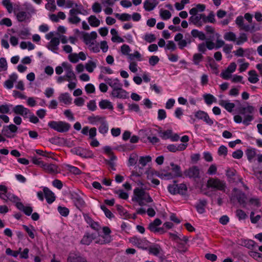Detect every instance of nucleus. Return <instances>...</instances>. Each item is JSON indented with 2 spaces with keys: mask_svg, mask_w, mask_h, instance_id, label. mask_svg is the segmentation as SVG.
Masks as SVG:
<instances>
[{
  "mask_svg": "<svg viewBox=\"0 0 262 262\" xmlns=\"http://www.w3.org/2000/svg\"><path fill=\"white\" fill-rule=\"evenodd\" d=\"M248 74L249 77L248 79V81L252 83H255L258 81V75L255 70H251L249 71Z\"/></svg>",
  "mask_w": 262,
  "mask_h": 262,
  "instance_id": "nucleus-26",
  "label": "nucleus"
},
{
  "mask_svg": "<svg viewBox=\"0 0 262 262\" xmlns=\"http://www.w3.org/2000/svg\"><path fill=\"white\" fill-rule=\"evenodd\" d=\"M130 242L134 245L142 248H144L147 245L146 240L138 238L137 237H132L130 239Z\"/></svg>",
  "mask_w": 262,
  "mask_h": 262,
  "instance_id": "nucleus-19",
  "label": "nucleus"
},
{
  "mask_svg": "<svg viewBox=\"0 0 262 262\" xmlns=\"http://www.w3.org/2000/svg\"><path fill=\"white\" fill-rule=\"evenodd\" d=\"M67 167L70 172L74 174H80L81 173V170L76 167L70 165H68Z\"/></svg>",
  "mask_w": 262,
  "mask_h": 262,
  "instance_id": "nucleus-50",
  "label": "nucleus"
},
{
  "mask_svg": "<svg viewBox=\"0 0 262 262\" xmlns=\"http://www.w3.org/2000/svg\"><path fill=\"white\" fill-rule=\"evenodd\" d=\"M116 209L120 215L126 217L128 215L127 211L123 208V207L120 205H116Z\"/></svg>",
  "mask_w": 262,
  "mask_h": 262,
  "instance_id": "nucleus-56",
  "label": "nucleus"
},
{
  "mask_svg": "<svg viewBox=\"0 0 262 262\" xmlns=\"http://www.w3.org/2000/svg\"><path fill=\"white\" fill-rule=\"evenodd\" d=\"M42 168L50 173H56L58 172V167L54 164L44 163Z\"/></svg>",
  "mask_w": 262,
  "mask_h": 262,
  "instance_id": "nucleus-24",
  "label": "nucleus"
},
{
  "mask_svg": "<svg viewBox=\"0 0 262 262\" xmlns=\"http://www.w3.org/2000/svg\"><path fill=\"white\" fill-rule=\"evenodd\" d=\"M170 166L172 167V170L173 172V174L174 175V177H181L182 176L181 168L179 165H176L173 163H171Z\"/></svg>",
  "mask_w": 262,
  "mask_h": 262,
  "instance_id": "nucleus-29",
  "label": "nucleus"
},
{
  "mask_svg": "<svg viewBox=\"0 0 262 262\" xmlns=\"http://www.w3.org/2000/svg\"><path fill=\"white\" fill-rule=\"evenodd\" d=\"M220 104L224 107V108L229 112H231L235 107L233 103L228 102L225 100H221L220 101Z\"/></svg>",
  "mask_w": 262,
  "mask_h": 262,
  "instance_id": "nucleus-27",
  "label": "nucleus"
},
{
  "mask_svg": "<svg viewBox=\"0 0 262 262\" xmlns=\"http://www.w3.org/2000/svg\"><path fill=\"white\" fill-rule=\"evenodd\" d=\"M134 58H136L138 61H141V55L138 51H135L133 54H128V59L130 60H133Z\"/></svg>",
  "mask_w": 262,
  "mask_h": 262,
  "instance_id": "nucleus-46",
  "label": "nucleus"
},
{
  "mask_svg": "<svg viewBox=\"0 0 262 262\" xmlns=\"http://www.w3.org/2000/svg\"><path fill=\"white\" fill-rule=\"evenodd\" d=\"M2 133L4 136H6L8 138H12L14 137V136L12 135V133L7 126H4L2 130Z\"/></svg>",
  "mask_w": 262,
  "mask_h": 262,
  "instance_id": "nucleus-57",
  "label": "nucleus"
},
{
  "mask_svg": "<svg viewBox=\"0 0 262 262\" xmlns=\"http://www.w3.org/2000/svg\"><path fill=\"white\" fill-rule=\"evenodd\" d=\"M3 5L6 8L9 13H11L13 10V6L10 0H4L3 1Z\"/></svg>",
  "mask_w": 262,
  "mask_h": 262,
  "instance_id": "nucleus-53",
  "label": "nucleus"
},
{
  "mask_svg": "<svg viewBox=\"0 0 262 262\" xmlns=\"http://www.w3.org/2000/svg\"><path fill=\"white\" fill-rule=\"evenodd\" d=\"M61 66L66 72L65 75L67 78V81L70 82L72 80H75L76 78L73 71L72 65L68 62H63Z\"/></svg>",
  "mask_w": 262,
  "mask_h": 262,
  "instance_id": "nucleus-8",
  "label": "nucleus"
},
{
  "mask_svg": "<svg viewBox=\"0 0 262 262\" xmlns=\"http://www.w3.org/2000/svg\"><path fill=\"white\" fill-rule=\"evenodd\" d=\"M203 58V56L201 54L195 53L193 56L192 60L195 64L198 65L202 60Z\"/></svg>",
  "mask_w": 262,
  "mask_h": 262,
  "instance_id": "nucleus-43",
  "label": "nucleus"
},
{
  "mask_svg": "<svg viewBox=\"0 0 262 262\" xmlns=\"http://www.w3.org/2000/svg\"><path fill=\"white\" fill-rule=\"evenodd\" d=\"M160 16L163 19L167 20L171 17V14L168 10H161Z\"/></svg>",
  "mask_w": 262,
  "mask_h": 262,
  "instance_id": "nucleus-51",
  "label": "nucleus"
},
{
  "mask_svg": "<svg viewBox=\"0 0 262 262\" xmlns=\"http://www.w3.org/2000/svg\"><path fill=\"white\" fill-rule=\"evenodd\" d=\"M48 126L51 128L61 133L68 132L71 128V125L69 123L62 121H50Z\"/></svg>",
  "mask_w": 262,
  "mask_h": 262,
  "instance_id": "nucleus-3",
  "label": "nucleus"
},
{
  "mask_svg": "<svg viewBox=\"0 0 262 262\" xmlns=\"http://www.w3.org/2000/svg\"><path fill=\"white\" fill-rule=\"evenodd\" d=\"M71 152L83 158H87L92 157L91 152L79 147L73 148L71 149Z\"/></svg>",
  "mask_w": 262,
  "mask_h": 262,
  "instance_id": "nucleus-14",
  "label": "nucleus"
},
{
  "mask_svg": "<svg viewBox=\"0 0 262 262\" xmlns=\"http://www.w3.org/2000/svg\"><path fill=\"white\" fill-rule=\"evenodd\" d=\"M93 239V237L92 235H84L81 239V243L84 245H89L92 242Z\"/></svg>",
  "mask_w": 262,
  "mask_h": 262,
  "instance_id": "nucleus-41",
  "label": "nucleus"
},
{
  "mask_svg": "<svg viewBox=\"0 0 262 262\" xmlns=\"http://www.w3.org/2000/svg\"><path fill=\"white\" fill-rule=\"evenodd\" d=\"M105 81L113 89V90H115L121 87H122V84L120 82L119 80L117 78H107L105 79Z\"/></svg>",
  "mask_w": 262,
  "mask_h": 262,
  "instance_id": "nucleus-17",
  "label": "nucleus"
},
{
  "mask_svg": "<svg viewBox=\"0 0 262 262\" xmlns=\"http://www.w3.org/2000/svg\"><path fill=\"white\" fill-rule=\"evenodd\" d=\"M194 116L198 119L203 120L209 125H211L213 124V120L210 118L207 113L204 111H198L195 113Z\"/></svg>",
  "mask_w": 262,
  "mask_h": 262,
  "instance_id": "nucleus-10",
  "label": "nucleus"
},
{
  "mask_svg": "<svg viewBox=\"0 0 262 262\" xmlns=\"http://www.w3.org/2000/svg\"><path fill=\"white\" fill-rule=\"evenodd\" d=\"M205 102L208 105H210L212 104L213 102V101L215 99L214 97L211 94H205L203 96Z\"/></svg>",
  "mask_w": 262,
  "mask_h": 262,
  "instance_id": "nucleus-47",
  "label": "nucleus"
},
{
  "mask_svg": "<svg viewBox=\"0 0 262 262\" xmlns=\"http://www.w3.org/2000/svg\"><path fill=\"white\" fill-rule=\"evenodd\" d=\"M247 36L245 33H242L240 34L239 37L238 38V40L236 41V44L237 45H240L244 42L247 41Z\"/></svg>",
  "mask_w": 262,
  "mask_h": 262,
  "instance_id": "nucleus-54",
  "label": "nucleus"
},
{
  "mask_svg": "<svg viewBox=\"0 0 262 262\" xmlns=\"http://www.w3.org/2000/svg\"><path fill=\"white\" fill-rule=\"evenodd\" d=\"M100 208L104 211L107 217L111 219L114 217L113 214L104 205H101Z\"/></svg>",
  "mask_w": 262,
  "mask_h": 262,
  "instance_id": "nucleus-60",
  "label": "nucleus"
},
{
  "mask_svg": "<svg viewBox=\"0 0 262 262\" xmlns=\"http://www.w3.org/2000/svg\"><path fill=\"white\" fill-rule=\"evenodd\" d=\"M169 235L170 237L173 241H176L178 243H179V248H184V244L183 243H180L179 242L178 239L180 238V236L178 235L172 233H169Z\"/></svg>",
  "mask_w": 262,
  "mask_h": 262,
  "instance_id": "nucleus-48",
  "label": "nucleus"
},
{
  "mask_svg": "<svg viewBox=\"0 0 262 262\" xmlns=\"http://www.w3.org/2000/svg\"><path fill=\"white\" fill-rule=\"evenodd\" d=\"M27 10H28V12L24 11H19L17 12L16 11H14L18 21L23 22L29 20L31 17L30 13H35L36 11L34 7L31 5L27 7Z\"/></svg>",
  "mask_w": 262,
  "mask_h": 262,
  "instance_id": "nucleus-4",
  "label": "nucleus"
},
{
  "mask_svg": "<svg viewBox=\"0 0 262 262\" xmlns=\"http://www.w3.org/2000/svg\"><path fill=\"white\" fill-rule=\"evenodd\" d=\"M88 120L91 123H94L95 122L98 121H100V122H101L102 120H104V118L101 117L99 116H90L88 118Z\"/></svg>",
  "mask_w": 262,
  "mask_h": 262,
  "instance_id": "nucleus-58",
  "label": "nucleus"
},
{
  "mask_svg": "<svg viewBox=\"0 0 262 262\" xmlns=\"http://www.w3.org/2000/svg\"><path fill=\"white\" fill-rule=\"evenodd\" d=\"M230 198L231 201L234 202L237 201L242 207H245L246 206L248 199L246 194L241 190L234 188Z\"/></svg>",
  "mask_w": 262,
  "mask_h": 262,
  "instance_id": "nucleus-2",
  "label": "nucleus"
},
{
  "mask_svg": "<svg viewBox=\"0 0 262 262\" xmlns=\"http://www.w3.org/2000/svg\"><path fill=\"white\" fill-rule=\"evenodd\" d=\"M224 38L226 40L230 41H235L236 40V36L235 34L232 32H228L225 33Z\"/></svg>",
  "mask_w": 262,
  "mask_h": 262,
  "instance_id": "nucleus-34",
  "label": "nucleus"
},
{
  "mask_svg": "<svg viewBox=\"0 0 262 262\" xmlns=\"http://www.w3.org/2000/svg\"><path fill=\"white\" fill-rule=\"evenodd\" d=\"M12 111L15 114L21 115L24 118H28L29 114H30V111L22 105L15 106Z\"/></svg>",
  "mask_w": 262,
  "mask_h": 262,
  "instance_id": "nucleus-9",
  "label": "nucleus"
},
{
  "mask_svg": "<svg viewBox=\"0 0 262 262\" xmlns=\"http://www.w3.org/2000/svg\"><path fill=\"white\" fill-rule=\"evenodd\" d=\"M246 155L247 159L249 162H251L253 158L256 155V149L255 148H248L246 151Z\"/></svg>",
  "mask_w": 262,
  "mask_h": 262,
  "instance_id": "nucleus-31",
  "label": "nucleus"
},
{
  "mask_svg": "<svg viewBox=\"0 0 262 262\" xmlns=\"http://www.w3.org/2000/svg\"><path fill=\"white\" fill-rule=\"evenodd\" d=\"M160 136L163 139H169L171 137V135L172 133V130L170 129H168L165 131H162L160 130L159 132Z\"/></svg>",
  "mask_w": 262,
  "mask_h": 262,
  "instance_id": "nucleus-38",
  "label": "nucleus"
},
{
  "mask_svg": "<svg viewBox=\"0 0 262 262\" xmlns=\"http://www.w3.org/2000/svg\"><path fill=\"white\" fill-rule=\"evenodd\" d=\"M7 62L6 59L4 57L0 58V72L5 71L7 70Z\"/></svg>",
  "mask_w": 262,
  "mask_h": 262,
  "instance_id": "nucleus-44",
  "label": "nucleus"
},
{
  "mask_svg": "<svg viewBox=\"0 0 262 262\" xmlns=\"http://www.w3.org/2000/svg\"><path fill=\"white\" fill-rule=\"evenodd\" d=\"M45 7L48 10L54 12L56 9V6L55 5V0L53 2H49L46 5Z\"/></svg>",
  "mask_w": 262,
  "mask_h": 262,
  "instance_id": "nucleus-52",
  "label": "nucleus"
},
{
  "mask_svg": "<svg viewBox=\"0 0 262 262\" xmlns=\"http://www.w3.org/2000/svg\"><path fill=\"white\" fill-rule=\"evenodd\" d=\"M68 20L72 24H76L80 21V18L77 16V15H70V17L68 18Z\"/></svg>",
  "mask_w": 262,
  "mask_h": 262,
  "instance_id": "nucleus-62",
  "label": "nucleus"
},
{
  "mask_svg": "<svg viewBox=\"0 0 262 262\" xmlns=\"http://www.w3.org/2000/svg\"><path fill=\"white\" fill-rule=\"evenodd\" d=\"M207 205V201L205 200H200L196 205V209L199 213H203L205 211V207Z\"/></svg>",
  "mask_w": 262,
  "mask_h": 262,
  "instance_id": "nucleus-25",
  "label": "nucleus"
},
{
  "mask_svg": "<svg viewBox=\"0 0 262 262\" xmlns=\"http://www.w3.org/2000/svg\"><path fill=\"white\" fill-rule=\"evenodd\" d=\"M200 170L199 168L194 166L186 170L184 172L185 177L189 178H196L199 177Z\"/></svg>",
  "mask_w": 262,
  "mask_h": 262,
  "instance_id": "nucleus-11",
  "label": "nucleus"
},
{
  "mask_svg": "<svg viewBox=\"0 0 262 262\" xmlns=\"http://www.w3.org/2000/svg\"><path fill=\"white\" fill-rule=\"evenodd\" d=\"M207 187L216 190L225 191L226 184L224 181L217 178H210L207 181Z\"/></svg>",
  "mask_w": 262,
  "mask_h": 262,
  "instance_id": "nucleus-5",
  "label": "nucleus"
},
{
  "mask_svg": "<svg viewBox=\"0 0 262 262\" xmlns=\"http://www.w3.org/2000/svg\"><path fill=\"white\" fill-rule=\"evenodd\" d=\"M108 127L107 123L104 120H102L100 126L99 127V132L102 134H105L108 132Z\"/></svg>",
  "mask_w": 262,
  "mask_h": 262,
  "instance_id": "nucleus-37",
  "label": "nucleus"
},
{
  "mask_svg": "<svg viewBox=\"0 0 262 262\" xmlns=\"http://www.w3.org/2000/svg\"><path fill=\"white\" fill-rule=\"evenodd\" d=\"M75 8H73L70 10V15H77L78 14H82L81 10L82 9V6L81 5H78V7Z\"/></svg>",
  "mask_w": 262,
  "mask_h": 262,
  "instance_id": "nucleus-42",
  "label": "nucleus"
},
{
  "mask_svg": "<svg viewBox=\"0 0 262 262\" xmlns=\"http://www.w3.org/2000/svg\"><path fill=\"white\" fill-rule=\"evenodd\" d=\"M16 207L23 211L27 215H30L33 211L32 208L30 206H25L22 203H17Z\"/></svg>",
  "mask_w": 262,
  "mask_h": 262,
  "instance_id": "nucleus-22",
  "label": "nucleus"
},
{
  "mask_svg": "<svg viewBox=\"0 0 262 262\" xmlns=\"http://www.w3.org/2000/svg\"><path fill=\"white\" fill-rule=\"evenodd\" d=\"M74 202L75 206L78 209L83 207L85 206V202L80 196L77 195L74 198Z\"/></svg>",
  "mask_w": 262,
  "mask_h": 262,
  "instance_id": "nucleus-33",
  "label": "nucleus"
},
{
  "mask_svg": "<svg viewBox=\"0 0 262 262\" xmlns=\"http://www.w3.org/2000/svg\"><path fill=\"white\" fill-rule=\"evenodd\" d=\"M88 22L92 27H97L100 25V21L95 15H91L88 18Z\"/></svg>",
  "mask_w": 262,
  "mask_h": 262,
  "instance_id": "nucleus-32",
  "label": "nucleus"
},
{
  "mask_svg": "<svg viewBox=\"0 0 262 262\" xmlns=\"http://www.w3.org/2000/svg\"><path fill=\"white\" fill-rule=\"evenodd\" d=\"M60 43V38L59 37H54L52 38L50 41L47 45V48L52 51L54 53H57L56 51H57L59 49L58 46Z\"/></svg>",
  "mask_w": 262,
  "mask_h": 262,
  "instance_id": "nucleus-13",
  "label": "nucleus"
},
{
  "mask_svg": "<svg viewBox=\"0 0 262 262\" xmlns=\"http://www.w3.org/2000/svg\"><path fill=\"white\" fill-rule=\"evenodd\" d=\"M23 228L26 230V231L28 234L29 236L31 238L33 239L34 238V229L32 226L29 227L26 225H23Z\"/></svg>",
  "mask_w": 262,
  "mask_h": 262,
  "instance_id": "nucleus-49",
  "label": "nucleus"
},
{
  "mask_svg": "<svg viewBox=\"0 0 262 262\" xmlns=\"http://www.w3.org/2000/svg\"><path fill=\"white\" fill-rule=\"evenodd\" d=\"M236 215L239 220H244L247 217L246 213L241 209H238L236 210Z\"/></svg>",
  "mask_w": 262,
  "mask_h": 262,
  "instance_id": "nucleus-63",
  "label": "nucleus"
},
{
  "mask_svg": "<svg viewBox=\"0 0 262 262\" xmlns=\"http://www.w3.org/2000/svg\"><path fill=\"white\" fill-rule=\"evenodd\" d=\"M189 14L191 15V16L189 18L190 24L191 23L198 27H201L203 25L200 14L196 13L195 9H191L189 10Z\"/></svg>",
  "mask_w": 262,
  "mask_h": 262,
  "instance_id": "nucleus-7",
  "label": "nucleus"
},
{
  "mask_svg": "<svg viewBox=\"0 0 262 262\" xmlns=\"http://www.w3.org/2000/svg\"><path fill=\"white\" fill-rule=\"evenodd\" d=\"M254 107L251 105L247 107H241L239 108V113L243 118V123L246 125L250 124V122L253 119V114L254 112Z\"/></svg>",
  "mask_w": 262,
  "mask_h": 262,
  "instance_id": "nucleus-1",
  "label": "nucleus"
},
{
  "mask_svg": "<svg viewBox=\"0 0 262 262\" xmlns=\"http://www.w3.org/2000/svg\"><path fill=\"white\" fill-rule=\"evenodd\" d=\"M161 251H162V249L159 245H156L149 248V252L156 256L159 255Z\"/></svg>",
  "mask_w": 262,
  "mask_h": 262,
  "instance_id": "nucleus-35",
  "label": "nucleus"
},
{
  "mask_svg": "<svg viewBox=\"0 0 262 262\" xmlns=\"http://www.w3.org/2000/svg\"><path fill=\"white\" fill-rule=\"evenodd\" d=\"M159 58L157 56H151L149 59V63L152 66H155L159 61Z\"/></svg>",
  "mask_w": 262,
  "mask_h": 262,
  "instance_id": "nucleus-64",
  "label": "nucleus"
},
{
  "mask_svg": "<svg viewBox=\"0 0 262 262\" xmlns=\"http://www.w3.org/2000/svg\"><path fill=\"white\" fill-rule=\"evenodd\" d=\"M111 95L115 98L120 99H126L128 97V93L121 87L115 90H113Z\"/></svg>",
  "mask_w": 262,
  "mask_h": 262,
  "instance_id": "nucleus-15",
  "label": "nucleus"
},
{
  "mask_svg": "<svg viewBox=\"0 0 262 262\" xmlns=\"http://www.w3.org/2000/svg\"><path fill=\"white\" fill-rule=\"evenodd\" d=\"M67 262H88L86 260L80 255L70 253Z\"/></svg>",
  "mask_w": 262,
  "mask_h": 262,
  "instance_id": "nucleus-20",
  "label": "nucleus"
},
{
  "mask_svg": "<svg viewBox=\"0 0 262 262\" xmlns=\"http://www.w3.org/2000/svg\"><path fill=\"white\" fill-rule=\"evenodd\" d=\"M58 211L59 213L63 216H68L69 213V209L64 207L59 206L58 207Z\"/></svg>",
  "mask_w": 262,
  "mask_h": 262,
  "instance_id": "nucleus-59",
  "label": "nucleus"
},
{
  "mask_svg": "<svg viewBox=\"0 0 262 262\" xmlns=\"http://www.w3.org/2000/svg\"><path fill=\"white\" fill-rule=\"evenodd\" d=\"M226 176L230 183H237L241 181V179L236 174V171L233 169H229L226 170Z\"/></svg>",
  "mask_w": 262,
  "mask_h": 262,
  "instance_id": "nucleus-12",
  "label": "nucleus"
},
{
  "mask_svg": "<svg viewBox=\"0 0 262 262\" xmlns=\"http://www.w3.org/2000/svg\"><path fill=\"white\" fill-rule=\"evenodd\" d=\"M45 198L49 204L52 203L55 200L54 193L47 187L43 189Z\"/></svg>",
  "mask_w": 262,
  "mask_h": 262,
  "instance_id": "nucleus-18",
  "label": "nucleus"
},
{
  "mask_svg": "<svg viewBox=\"0 0 262 262\" xmlns=\"http://www.w3.org/2000/svg\"><path fill=\"white\" fill-rule=\"evenodd\" d=\"M138 160V156L136 154H132L130 156L128 160V164L129 166L135 165Z\"/></svg>",
  "mask_w": 262,
  "mask_h": 262,
  "instance_id": "nucleus-55",
  "label": "nucleus"
},
{
  "mask_svg": "<svg viewBox=\"0 0 262 262\" xmlns=\"http://www.w3.org/2000/svg\"><path fill=\"white\" fill-rule=\"evenodd\" d=\"M92 9L93 11L96 13L100 12L102 10L101 5L97 2H95L93 4Z\"/></svg>",
  "mask_w": 262,
  "mask_h": 262,
  "instance_id": "nucleus-61",
  "label": "nucleus"
},
{
  "mask_svg": "<svg viewBox=\"0 0 262 262\" xmlns=\"http://www.w3.org/2000/svg\"><path fill=\"white\" fill-rule=\"evenodd\" d=\"M135 198L133 200L136 201L138 200L144 199L145 202L147 203H150L152 202V199L148 193H146L143 189L136 188L134 191Z\"/></svg>",
  "mask_w": 262,
  "mask_h": 262,
  "instance_id": "nucleus-6",
  "label": "nucleus"
},
{
  "mask_svg": "<svg viewBox=\"0 0 262 262\" xmlns=\"http://www.w3.org/2000/svg\"><path fill=\"white\" fill-rule=\"evenodd\" d=\"M178 186V193L181 195H185L187 192V188L185 184H177Z\"/></svg>",
  "mask_w": 262,
  "mask_h": 262,
  "instance_id": "nucleus-40",
  "label": "nucleus"
},
{
  "mask_svg": "<svg viewBox=\"0 0 262 262\" xmlns=\"http://www.w3.org/2000/svg\"><path fill=\"white\" fill-rule=\"evenodd\" d=\"M99 105L102 109L108 108L111 110L113 109L112 103L107 100H101L99 103Z\"/></svg>",
  "mask_w": 262,
  "mask_h": 262,
  "instance_id": "nucleus-30",
  "label": "nucleus"
},
{
  "mask_svg": "<svg viewBox=\"0 0 262 262\" xmlns=\"http://www.w3.org/2000/svg\"><path fill=\"white\" fill-rule=\"evenodd\" d=\"M103 231L105 234V236L102 237L103 238H104V239L100 240V243L101 244H104L109 243L111 239V237L108 235L109 234L111 233L110 229L107 227H104L103 228Z\"/></svg>",
  "mask_w": 262,
  "mask_h": 262,
  "instance_id": "nucleus-23",
  "label": "nucleus"
},
{
  "mask_svg": "<svg viewBox=\"0 0 262 262\" xmlns=\"http://www.w3.org/2000/svg\"><path fill=\"white\" fill-rule=\"evenodd\" d=\"M0 198L5 201V202H7V195H6L7 192V187L5 185H0Z\"/></svg>",
  "mask_w": 262,
  "mask_h": 262,
  "instance_id": "nucleus-39",
  "label": "nucleus"
},
{
  "mask_svg": "<svg viewBox=\"0 0 262 262\" xmlns=\"http://www.w3.org/2000/svg\"><path fill=\"white\" fill-rule=\"evenodd\" d=\"M158 4L157 0H145L144 2V8L146 11H150L156 7Z\"/></svg>",
  "mask_w": 262,
  "mask_h": 262,
  "instance_id": "nucleus-21",
  "label": "nucleus"
},
{
  "mask_svg": "<svg viewBox=\"0 0 262 262\" xmlns=\"http://www.w3.org/2000/svg\"><path fill=\"white\" fill-rule=\"evenodd\" d=\"M58 99L60 102H63L65 104H70L71 103L72 99L69 94L67 93L61 94Z\"/></svg>",
  "mask_w": 262,
  "mask_h": 262,
  "instance_id": "nucleus-28",
  "label": "nucleus"
},
{
  "mask_svg": "<svg viewBox=\"0 0 262 262\" xmlns=\"http://www.w3.org/2000/svg\"><path fill=\"white\" fill-rule=\"evenodd\" d=\"M151 158L150 156L141 157L139 159V163L142 166H145L147 163L150 162Z\"/></svg>",
  "mask_w": 262,
  "mask_h": 262,
  "instance_id": "nucleus-45",
  "label": "nucleus"
},
{
  "mask_svg": "<svg viewBox=\"0 0 262 262\" xmlns=\"http://www.w3.org/2000/svg\"><path fill=\"white\" fill-rule=\"evenodd\" d=\"M96 67V63L92 60L89 61L85 65L86 71L90 73L93 72Z\"/></svg>",
  "mask_w": 262,
  "mask_h": 262,
  "instance_id": "nucleus-36",
  "label": "nucleus"
},
{
  "mask_svg": "<svg viewBox=\"0 0 262 262\" xmlns=\"http://www.w3.org/2000/svg\"><path fill=\"white\" fill-rule=\"evenodd\" d=\"M18 76L15 73H13L9 76V78L4 82V86L8 89H11L13 87L14 82H16Z\"/></svg>",
  "mask_w": 262,
  "mask_h": 262,
  "instance_id": "nucleus-16",
  "label": "nucleus"
}]
</instances>
